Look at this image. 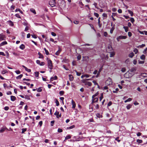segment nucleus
Instances as JSON below:
<instances>
[{
	"label": "nucleus",
	"instance_id": "1",
	"mask_svg": "<svg viewBox=\"0 0 147 147\" xmlns=\"http://www.w3.org/2000/svg\"><path fill=\"white\" fill-rule=\"evenodd\" d=\"M47 65L48 68L50 70H52L53 69V65L52 61L48 58L47 59Z\"/></svg>",
	"mask_w": 147,
	"mask_h": 147
},
{
	"label": "nucleus",
	"instance_id": "2",
	"mask_svg": "<svg viewBox=\"0 0 147 147\" xmlns=\"http://www.w3.org/2000/svg\"><path fill=\"white\" fill-rule=\"evenodd\" d=\"M106 84L107 85H110L112 84V79L110 78H109L105 82Z\"/></svg>",
	"mask_w": 147,
	"mask_h": 147
},
{
	"label": "nucleus",
	"instance_id": "3",
	"mask_svg": "<svg viewBox=\"0 0 147 147\" xmlns=\"http://www.w3.org/2000/svg\"><path fill=\"white\" fill-rule=\"evenodd\" d=\"M50 5L52 7L55 6V0H52L49 3Z\"/></svg>",
	"mask_w": 147,
	"mask_h": 147
},
{
	"label": "nucleus",
	"instance_id": "4",
	"mask_svg": "<svg viewBox=\"0 0 147 147\" xmlns=\"http://www.w3.org/2000/svg\"><path fill=\"white\" fill-rule=\"evenodd\" d=\"M6 36L3 33L0 34V42L2 40H5Z\"/></svg>",
	"mask_w": 147,
	"mask_h": 147
},
{
	"label": "nucleus",
	"instance_id": "5",
	"mask_svg": "<svg viewBox=\"0 0 147 147\" xmlns=\"http://www.w3.org/2000/svg\"><path fill=\"white\" fill-rule=\"evenodd\" d=\"M54 115H56L57 117L58 118L61 117V114H60V115H59V112L57 111L54 113Z\"/></svg>",
	"mask_w": 147,
	"mask_h": 147
},
{
	"label": "nucleus",
	"instance_id": "6",
	"mask_svg": "<svg viewBox=\"0 0 147 147\" xmlns=\"http://www.w3.org/2000/svg\"><path fill=\"white\" fill-rule=\"evenodd\" d=\"M5 129L8 130V129L5 127H3L1 128L0 130V133H2L4 132Z\"/></svg>",
	"mask_w": 147,
	"mask_h": 147
},
{
	"label": "nucleus",
	"instance_id": "7",
	"mask_svg": "<svg viewBox=\"0 0 147 147\" xmlns=\"http://www.w3.org/2000/svg\"><path fill=\"white\" fill-rule=\"evenodd\" d=\"M22 67L25 69V70L27 71L28 72H31V70L30 69L28 68L27 67L24 65H22Z\"/></svg>",
	"mask_w": 147,
	"mask_h": 147
},
{
	"label": "nucleus",
	"instance_id": "8",
	"mask_svg": "<svg viewBox=\"0 0 147 147\" xmlns=\"http://www.w3.org/2000/svg\"><path fill=\"white\" fill-rule=\"evenodd\" d=\"M120 39H125L127 38V36H125L121 35L119 36Z\"/></svg>",
	"mask_w": 147,
	"mask_h": 147
},
{
	"label": "nucleus",
	"instance_id": "9",
	"mask_svg": "<svg viewBox=\"0 0 147 147\" xmlns=\"http://www.w3.org/2000/svg\"><path fill=\"white\" fill-rule=\"evenodd\" d=\"M72 108L73 109H75V108L76 107V104L75 102L73 100H72Z\"/></svg>",
	"mask_w": 147,
	"mask_h": 147
},
{
	"label": "nucleus",
	"instance_id": "10",
	"mask_svg": "<svg viewBox=\"0 0 147 147\" xmlns=\"http://www.w3.org/2000/svg\"><path fill=\"white\" fill-rule=\"evenodd\" d=\"M57 78V76H55L54 77H52L50 78V81H52L54 80H56Z\"/></svg>",
	"mask_w": 147,
	"mask_h": 147
},
{
	"label": "nucleus",
	"instance_id": "11",
	"mask_svg": "<svg viewBox=\"0 0 147 147\" xmlns=\"http://www.w3.org/2000/svg\"><path fill=\"white\" fill-rule=\"evenodd\" d=\"M7 42L6 41H4L2 42L0 44V47L2 46L5 45H7Z\"/></svg>",
	"mask_w": 147,
	"mask_h": 147
},
{
	"label": "nucleus",
	"instance_id": "12",
	"mask_svg": "<svg viewBox=\"0 0 147 147\" xmlns=\"http://www.w3.org/2000/svg\"><path fill=\"white\" fill-rule=\"evenodd\" d=\"M69 80L70 81H72L73 80L74 77L71 74H69Z\"/></svg>",
	"mask_w": 147,
	"mask_h": 147
},
{
	"label": "nucleus",
	"instance_id": "13",
	"mask_svg": "<svg viewBox=\"0 0 147 147\" xmlns=\"http://www.w3.org/2000/svg\"><path fill=\"white\" fill-rule=\"evenodd\" d=\"M11 100L12 101H14L16 100V97L15 96H11Z\"/></svg>",
	"mask_w": 147,
	"mask_h": 147
},
{
	"label": "nucleus",
	"instance_id": "14",
	"mask_svg": "<svg viewBox=\"0 0 147 147\" xmlns=\"http://www.w3.org/2000/svg\"><path fill=\"white\" fill-rule=\"evenodd\" d=\"M61 51V49H59L55 53V55H59Z\"/></svg>",
	"mask_w": 147,
	"mask_h": 147
},
{
	"label": "nucleus",
	"instance_id": "15",
	"mask_svg": "<svg viewBox=\"0 0 147 147\" xmlns=\"http://www.w3.org/2000/svg\"><path fill=\"white\" fill-rule=\"evenodd\" d=\"M19 47L21 49L23 50L25 48V47L24 44H22L20 45Z\"/></svg>",
	"mask_w": 147,
	"mask_h": 147
},
{
	"label": "nucleus",
	"instance_id": "16",
	"mask_svg": "<svg viewBox=\"0 0 147 147\" xmlns=\"http://www.w3.org/2000/svg\"><path fill=\"white\" fill-rule=\"evenodd\" d=\"M98 24L99 28H100L101 26V24H100V17L98 19Z\"/></svg>",
	"mask_w": 147,
	"mask_h": 147
},
{
	"label": "nucleus",
	"instance_id": "17",
	"mask_svg": "<svg viewBox=\"0 0 147 147\" xmlns=\"http://www.w3.org/2000/svg\"><path fill=\"white\" fill-rule=\"evenodd\" d=\"M96 117L98 118H102V115L99 113H97L96 114Z\"/></svg>",
	"mask_w": 147,
	"mask_h": 147
},
{
	"label": "nucleus",
	"instance_id": "18",
	"mask_svg": "<svg viewBox=\"0 0 147 147\" xmlns=\"http://www.w3.org/2000/svg\"><path fill=\"white\" fill-rule=\"evenodd\" d=\"M145 46V45L144 44H142L141 45H139V46H137V47L138 48H142L143 47H144Z\"/></svg>",
	"mask_w": 147,
	"mask_h": 147
},
{
	"label": "nucleus",
	"instance_id": "19",
	"mask_svg": "<svg viewBox=\"0 0 147 147\" xmlns=\"http://www.w3.org/2000/svg\"><path fill=\"white\" fill-rule=\"evenodd\" d=\"M8 22H9V25L11 26H12L14 25L13 22H12L11 21L9 20L8 21Z\"/></svg>",
	"mask_w": 147,
	"mask_h": 147
},
{
	"label": "nucleus",
	"instance_id": "20",
	"mask_svg": "<svg viewBox=\"0 0 147 147\" xmlns=\"http://www.w3.org/2000/svg\"><path fill=\"white\" fill-rule=\"evenodd\" d=\"M127 11H128V13L130 14L131 16H132L133 15V12L132 11H131V10H129V9Z\"/></svg>",
	"mask_w": 147,
	"mask_h": 147
},
{
	"label": "nucleus",
	"instance_id": "21",
	"mask_svg": "<svg viewBox=\"0 0 147 147\" xmlns=\"http://www.w3.org/2000/svg\"><path fill=\"white\" fill-rule=\"evenodd\" d=\"M23 76V75L22 74H20L18 76H17L16 77V78L17 79H21V78Z\"/></svg>",
	"mask_w": 147,
	"mask_h": 147
},
{
	"label": "nucleus",
	"instance_id": "22",
	"mask_svg": "<svg viewBox=\"0 0 147 147\" xmlns=\"http://www.w3.org/2000/svg\"><path fill=\"white\" fill-rule=\"evenodd\" d=\"M30 11L31 12L33 13L34 14H36V13L35 10L34 9H33V8H31V9H30Z\"/></svg>",
	"mask_w": 147,
	"mask_h": 147
},
{
	"label": "nucleus",
	"instance_id": "23",
	"mask_svg": "<svg viewBox=\"0 0 147 147\" xmlns=\"http://www.w3.org/2000/svg\"><path fill=\"white\" fill-rule=\"evenodd\" d=\"M134 54L133 52H131L129 53V56L131 58H132L134 56Z\"/></svg>",
	"mask_w": 147,
	"mask_h": 147
},
{
	"label": "nucleus",
	"instance_id": "24",
	"mask_svg": "<svg viewBox=\"0 0 147 147\" xmlns=\"http://www.w3.org/2000/svg\"><path fill=\"white\" fill-rule=\"evenodd\" d=\"M132 107V105L129 104H128L126 107L127 109L129 110V109H130L131 107Z\"/></svg>",
	"mask_w": 147,
	"mask_h": 147
},
{
	"label": "nucleus",
	"instance_id": "25",
	"mask_svg": "<svg viewBox=\"0 0 147 147\" xmlns=\"http://www.w3.org/2000/svg\"><path fill=\"white\" fill-rule=\"evenodd\" d=\"M98 94L99 93L98 92H97L95 94L93 95L92 97V98H94L95 97L97 96Z\"/></svg>",
	"mask_w": 147,
	"mask_h": 147
},
{
	"label": "nucleus",
	"instance_id": "26",
	"mask_svg": "<svg viewBox=\"0 0 147 147\" xmlns=\"http://www.w3.org/2000/svg\"><path fill=\"white\" fill-rule=\"evenodd\" d=\"M71 138V136L70 135H68L65 138V140H67Z\"/></svg>",
	"mask_w": 147,
	"mask_h": 147
},
{
	"label": "nucleus",
	"instance_id": "27",
	"mask_svg": "<svg viewBox=\"0 0 147 147\" xmlns=\"http://www.w3.org/2000/svg\"><path fill=\"white\" fill-rule=\"evenodd\" d=\"M123 28L125 29V31L126 32H127L128 31V28L127 27L124 26L123 27Z\"/></svg>",
	"mask_w": 147,
	"mask_h": 147
},
{
	"label": "nucleus",
	"instance_id": "28",
	"mask_svg": "<svg viewBox=\"0 0 147 147\" xmlns=\"http://www.w3.org/2000/svg\"><path fill=\"white\" fill-rule=\"evenodd\" d=\"M115 55V53L114 52H111L110 53V57H112L114 56Z\"/></svg>",
	"mask_w": 147,
	"mask_h": 147
},
{
	"label": "nucleus",
	"instance_id": "29",
	"mask_svg": "<svg viewBox=\"0 0 147 147\" xmlns=\"http://www.w3.org/2000/svg\"><path fill=\"white\" fill-rule=\"evenodd\" d=\"M140 58L142 60H144L145 59V56L144 55H142L141 56Z\"/></svg>",
	"mask_w": 147,
	"mask_h": 147
},
{
	"label": "nucleus",
	"instance_id": "30",
	"mask_svg": "<svg viewBox=\"0 0 147 147\" xmlns=\"http://www.w3.org/2000/svg\"><path fill=\"white\" fill-rule=\"evenodd\" d=\"M44 50L45 51L46 54L47 55H48L49 54V52L48 50L45 48H44Z\"/></svg>",
	"mask_w": 147,
	"mask_h": 147
},
{
	"label": "nucleus",
	"instance_id": "31",
	"mask_svg": "<svg viewBox=\"0 0 147 147\" xmlns=\"http://www.w3.org/2000/svg\"><path fill=\"white\" fill-rule=\"evenodd\" d=\"M136 142L138 144H140L142 142V140L139 139H137L136 140Z\"/></svg>",
	"mask_w": 147,
	"mask_h": 147
},
{
	"label": "nucleus",
	"instance_id": "32",
	"mask_svg": "<svg viewBox=\"0 0 147 147\" xmlns=\"http://www.w3.org/2000/svg\"><path fill=\"white\" fill-rule=\"evenodd\" d=\"M86 84L88 85L89 86H90L92 85V83L91 82H86Z\"/></svg>",
	"mask_w": 147,
	"mask_h": 147
},
{
	"label": "nucleus",
	"instance_id": "33",
	"mask_svg": "<svg viewBox=\"0 0 147 147\" xmlns=\"http://www.w3.org/2000/svg\"><path fill=\"white\" fill-rule=\"evenodd\" d=\"M36 90L38 92H40L42 91V89L41 87H40L37 89Z\"/></svg>",
	"mask_w": 147,
	"mask_h": 147
},
{
	"label": "nucleus",
	"instance_id": "34",
	"mask_svg": "<svg viewBox=\"0 0 147 147\" xmlns=\"http://www.w3.org/2000/svg\"><path fill=\"white\" fill-rule=\"evenodd\" d=\"M103 97V94L102 93H101L100 95V100L101 101Z\"/></svg>",
	"mask_w": 147,
	"mask_h": 147
},
{
	"label": "nucleus",
	"instance_id": "35",
	"mask_svg": "<svg viewBox=\"0 0 147 147\" xmlns=\"http://www.w3.org/2000/svg\"><path fill=\"white\" fill-rule=\"evenodd\" d=\"M136 68L135 67L132 68L131 69L130 71L131 72H133L134 71H135L136 70Z\"/></svg>",
	"mask_w": 147,
	"mask_h": 147
},
{
	"label": "nucleus",
	"instance_id": "36",
	"mask_svg": "<svg viewBox=\"0 0 147 147\" xmlns=\"http://www.w3.org/2000/svg\"><path fill=\"white\" fill-rule=\"evenodd\" d=\"M35 76L36 77H38L39 76V73L38 72H35Z\"/></svg>",
	"mask_w": 147,
	"mask_h": 147
},
{
	"label": "nucleus",
	"instance_id": "37",
	"mask_svg": "<svg viewBox=\"0 0 147 147\" xmlns=\"http://www.w3.org/2000/svg\"><path fill=\"white\" fill-rule=\"evenodd\" d=\"M74 127H75V125H72L70 126V127H67V129H73Z\"/></svg>",
	"mask_w": 147,
	"mask_h": 147
},
{
	"label": "nucleus",
	"instance_id": "38",
	"mask_svg": "<svg viewBox=\"0 0 147 147\" xmlns=\"http://www.w3.org/2000/svg\"><path fill=\"white\" fill-rule=\"evenodd\" d=\"M55 102L56 103L57 106H58L59 105V102L58 100L56 99L55 100Z\"/></svg>",
	"mask_w": 147,
	"mask_h": 147
},
{
	"label": "nucleus",
	"instance_id": "39",
	"mask_svg": "<svg viewBox=\"0 0 147 147\" xmlns=\"http://www.w3.org/2000/svg\"><path fill=\"white\" fill-rule=\"evenodd\" d=\"M22 133H24L25 131H26L27 129L26 128H23L22 129Z\"/></svg>",
	"mask_w": 147,
	"mask_h": 147
},
{
	"label": "nucleus",
	"instance_id": "40",
	"mask_svg": "<svg viewBox=\"0 0 147 147\" xmlns=\"http://www.w3.org/2000/svg\"><path fill=\"white\" fill-rule=\"evenodd\" d=\"M24 98L26 99H28V100H30V98L29 96H28V95H25V96Z\"/></svg>",
	"mask_w": 147,
	"mask_h": 147
},
{
	"label": "nucleus",
	"instance_id": "41",
	"mask_svg": "<svg viewBox=\"0 0 147 147\" xmlns=\"http://www.w3.org/2000/svg\"><path fill=\"white\" fill-rule=\"evenodd\" d=\"M130 21L132 23H133L134 22V19L133 18H131L130 19Z\"/></svg>",
	"mask_w": 147,
	"mask_h": 147
},
{
	"label": "nucleus",
	"instance_id": "42",
	"mask_svg": "<svg viewBox=\"0 0 147 147\" xmlns=\"http://www.w3.org/2000/svg\"><path fill=\"white\" fill-rule=\"evenodd\" d=\"M134 52H135V54H137L138 52V50L137 49H135L134 50Z\"/></svg>",
	"mask_w": 147,
	"mask_h": 147
},
{
	"label": "nucleus",
	"instance_id": "43",
	"mask_svg": "<svg viewBox=\"0 0 147 147\" xmlns=\"http://www.w3.org/2000/svg\"><path fill=\"white\" fill-rule=\"evenodd\" d=\"M147 52V47L146 48V49L143 51V53L144 54H145Z\"/></svg>",
	"mask_w": 147,
	"mask_h": 147
},
{
	"label": "nucleus",
	"instance_id": "44",
	"mask_svg": "<svg viewBox=\"0 0 147 147\" xmlns=\"http://www.w3.org/2000/svg\"><path fill=\"white\" fill-rule=\"evenodd\" d=\"M102 16H103V17L105 18H107V14L105 13H103L102 14Z\"/></svg>",
	"mask_w": 147,
	"mask_h": 147
},
{
	"label": "nucleus",
	"instance_id": "45",
	"mask_svg": "<svg viewBox=\"0 0 147 147\" xmlns=\"http://www.w3.org/2000/svg\"><path fill=\"white\" fill-rule=\"evenodd\" d=\"M112 103L111 101H109L107 104V107L110 106L112 105Z\"/></svg>",
	"mask_w": 147,
	"mask_h": 147
},
{
	"label": "nucleus",
	"instance_id": "46",
	"mask_svg": "<svg viewBox=\"0 0 147 147\" xmlns=\"http://www.w3.org/2000/svg\"><path fill=\"white\" fill-rule=\"evenodd\" d=\"M15 16L17 17V18H21V17H20V15L18 14H16L15 15Z\"/></svg>",
	"mask_w": 147,
	"mask_h": 147
},
{
	"label": "nucleus",
	"instance_id": "47",
	"mask_svg": "<svg viewBox=\"0 0 147 147\" xmlns=\"http://www.w3.org/2000/svg\"><path fill=\"white\" fill-rule=\"evenodd\" d=\"M64 93V92L63 91H61L59 92V94L61 95H62Z\"/></svg>",
	"mask_w": 147,
	"mask_h": 147
},
{
	"label": "nucleus",
	"instance_id": "48",
	"mask_svg": "<svg viewBox=\"0 0 147 147\" xmlns=\"http://www.w3.org/2000/svg\"><path fill=\"white\" fill-rule=\"evenodd\" d=\"M93 99H94V101L96 102H97L98 100V98H94Z\"/></svg>",
	"mask_w": 147,
	"mask_h": 147
},
{
	"label": "nucleus",
	"instance_id": "49",
	"mask_svg": "<svg viewBox=\"0 0 147 147\" xmlns=\"http://www.w3.org/2000/svg\"><path fill=\"white\" fill-rule=\"evenodd\" d=\"M146 74L145 73H142L141 74V76L143 77H145L146 76Z\"/></svg>",
	"mask_w": 147,
	"mask_h": 147
},
{
	"label": "nucleus",
	"instance_id": "50",
	"mask_svg": "<svg viewBox=\"0 0 147 147\" xmlns=\"http://www.w3.org/2000/svg\"><path fill=\"white\" fill-rule=\"evenodd\" d=\"M94 15L97 18H98L99 16V14L96 13H94Z\"/></svg>",
	"mask_w": 147,
	"mask_h": 147
},
{
	"label": "nucleus",
	"instance_id": "51",
	"mask_svg": "<svg viewBox=\"0 0 147 147\" xmlns=\"http://www.w3.org/2000/svg\"><path fill=\"white\" fill-rule=\"evenodd\" d=\"M104 36L105 37H107L108 36V34L106 32H104Z\"/></svg>",
	"mask_w": 147,
	"mask_h": 147
},
{
	"label": "nucleus",
	"instance_id": "52",
	"mask_svg": "<svg viewBox=\"0 0 147 147\" xmlns=\"http://www.w3.org/2000/svg\"><path fill=\"white\" fill-rule=\"evenodd\" d=\"M7 71L6 70H3L2 72V74H5L7 73Z\"/></svg>",
	"mask_w": 147,
	"mask_h": 147
},
{
	"label": "nucleus",
	"instance_id": "53",
	"mask_svg": "<svg viewBox=\"0 0 147 147\" xmlns=\"http://www.w3.org/2000/svg\"><path fill=\"white\" fill-rule=\"evenodd\" d=\"M114 30V28H113V27H112L111 29L110 30V33H111V34H112L113 33V32Z\"/></svg>",
	"mask_w": 147,
	"mask_h": 147
},
{
	"label": "nucleus",
	"instance_id": "54",
	"mask_svg": "<svg viewBox=\"0 0 147 147\" xmlns=\"http://www.w3.org/2000/svg\"><path fill=\"white\" fill-rule=\"evenodd\" d=\"M119 90V89L118 88H116L115 89V90H113V93H117L118 91Z\"/></svg>",
	"mask_w": 147,
	"mask_h": 147
},
{
	"label": "nucleus",
	"instance_id": "55",
	"mask_svg": "<svg viewBox=\"0 0 147 147\" xmlns=\"http://www.w3.org/2000/svg\"><path fill=\"white\" fill-rule=\"evenodd\" d=\"M4 109L5 111H7L9 109V107L8 106H6L4 107Z\"/></svg>",
	"mask_w": 147,
	"mask_h": 147
},
{
	"label": "nucleus",
	"instance_id": "56",
	"mask_svg": "<svg viewBox=\"0 0 147 147\" xmlns=\"http://www.w3.org/2000/svg\"><path fill=\"white\" fill-rule=\"evenodd\" d=\"M126 69L125 68H123L121 69V71L123 72H124L125 71Z\"/></svg>",
	"mask_w": 147,
	"mask_h": 147
},
{
	"label": "nucleus",
	"instance_id": "57",
	"mask_svg": "<svg viewBox=\"0 0 147 147\" xmlns=\"http://www.w3.org/2000/svg\"><path fill=\"white\" fill-rule=\"evenodd\" d=\"M51 34L54 36H55L56 35V34L53 32H51Z\"/></svg>",
	"mask_w": 147,
	"mask_h": 147
},
{
	"label": "nucleus",
	"instance_id": "58",
	"mask_svg": "<svg viewBox=\"0 0 147 147\" xmlns=\"http://www.w3.org/2000/svg\"><path fill=\"white\" fill-rule=\"evenodd\" d=\"M90 76H91V75H88V74H85L84 75L85 77H86V78H89V77Z\"/></svg>",
	"mask_w": 147,
	"mask_h": 147
},
{
	"label": "nucleus",
	"instance_id": "59",
	"mask_svg": "<svg viewBox=\"0 0 147 147\" xmlns=\"http://www.w3.org/2000/svg\"><path fill=\"white\" fill-rule=\"evenodd\" d=\"M25 26H27V23L26 22V21H25L23 23H22Z\"/></svg>",
	"mask_w": 147,
	"mask_h": 147
},
{
	"label": "nucleus",
	"instance_id": "60",
	"mask_svg": "<svg viewBox=\"0 0 147 147\" xmlns=\"http://www.w3.org/2000/svg\"><path fill=\"white\" fill-rule=\"evenodd\" d=\"M15 72L18 74H19L21 73V71L19 70H17L15 71Z\"/></svg>",
	"mask_w": 147,
	"mask_h": 147
},
{
	"label": "nucleus",
	"instance_id": "61",
	"mask_svg": "<svg viewBox=\"0 0 147 147\" xmlns=\"http://www.w3.org/2000/svg\"><path fill=\"white\" fill-rule=\"evenodd\" d=\"M38 54L40 56V57H39V58H43V56L40 53V52H39L38 53Z\"/></svg>",
	"mask_w": 147,
	"mask_h": 147
},
{
	"label": "nucleus",
	"instance_id": "62",
	"mask_svg": "<svg viewBox=\"0 0 147 147\" xmlns=\"http://www.w3.org/2000/svg\"><path fill=\"white\" fill-rule=\"evenodd\" d=\"M15 7V6L13 5H12L11 7V10H13L14 9Z\"/></svg>",
	"mask_w": 147,
	"mask_h": 147
},
{
	"label": "nucleus",
	"instance_id": "63",
	"mask_svg": "<svg viewBox=\"0 0 147 147\" xmlns=\"http://www.w3.org/2000/svg\"><path fill=\"white\" fill-rule=\"evenodd\" d=\"M63 131L62 129L60 128H59L58 129V132L59 133L62 132Z\"/></svg>",
	"mask_w": 147,
	"mask_h": 147
},
{
	"label": "nucleus",
	"instance_id": "64",
	"mask_svg": "<svg viewBox=\"0 0 147 147\" xmlns=\"http://www.w3.org/2000/svg\"><path fill=\"white\" fill-rule=\"evenodd\" d=\"M36 63L37 64L40 65V61L39 60H37L36 61Z\"/></svg>",
	"mask_w": 147,
	"mask_h": 147
}]
</instances>
